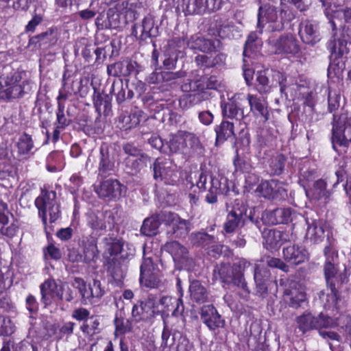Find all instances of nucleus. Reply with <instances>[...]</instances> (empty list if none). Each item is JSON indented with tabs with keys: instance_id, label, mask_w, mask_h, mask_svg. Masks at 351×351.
Segmentation results:
<instances>
[{
	"instance_id": "nucleus-53",
	"label": "nucleus",
	"mask_w": 351,
	"mask_h": 351,
	"mask_svg": "<svg viewBox=\"0 0 351 351\" xmlns=\"http://www.w3.org/2000/svg\"><path fill=\"white\" fill-rule=\"evenodd\" d=\"M191 243L195 246L206 247L214 242V237L206 232H193L189 237Z\"/></svg>"
},
{
	"instance_id": "nucleus-63",
	"label": "nucleus",
	"mask_w": 351,
	"mask_h": 351,
	"mask_svg": "<svg viewBox=\"0 0 351 351\" xmlns=\"http://www.w3.org/2000/svg\"><path fill=\"white\" fill-rule=\"evenodd\" d=\"M265 261L267 265L269 267L279 269L285 273L289 271V265L288 263L280 258L268 256L266 258Z\"/></svg>"
},
{
	"instance_id": "nucleus-52",
	"label": "nucleus",
	"mask_w": 351,
	"mask_h": 351,
	"mask_svg": "<svg viewBox=\"0 0 351 351\" xmlns=\"http://www.w3.org/2000/svg\"><path fill=\"white\" fill-rule=\"evenodd\" d=\"M141 287L148 289H158L161 285V280L154 272L140 274L139 278Z\"/></svg>"
},
{
	"instance_id": "nucleus-9",
	"label": "nucleus",
	"mask_w": 351,
	"mask_h": 351,
	"mask_svg": "<svg viewBox=\"0 0 351 351\" xmlns=\"http://www.w3.org/2000/svg\"><path fill=\"white\" fill-rule=\"evenodd\" d=\"M114 217L110 210L90 211L86 215L88 226L94 231L106 230L114 225Z\"/></svg>"
},
{
	"instance_id": "nucleus-14",
	"label": "nucleus",
	"mask_w": 351,
	"mask_h": 351,
	"mask_svg": "<svg viewBox=\"0 0 351 351\" xmlns=\"http://www.w3.org/2000/svg\"><path fill=\"white\" fill-rule=\"evenodd\" d=\"M161 218L164 217V221L172 228V234L176 238L184 237L191 230V223L189 221L181 219L180 216L171 212H162Z\"/></svg>"
},
{
	"instance_id": "nucleus-57",
	"label": "nucleus",
	"mask_w": 351,
	"mask_h": 351,
	"mask_svg": "<svg viewBox=\"0 0 351 351\" xmlns=\"http://www.w3.org/2000/svg\"><path fill=\"white\" fill-rule=\"evenodd\" d=\"M286 158L282 154H278L272 157L269 163L271 173L273 175H280L285 168Z\"/></svg>"
},
{
	"instance_id": "nucleus-61",
	"label": "nucleus",
	"mask_w": 351,
	"mask_h": 351,
	"mask_svg": "<svg viewBox=\"0 0 351 351\" xmlns=\"http://www.w3.org/2000/svg\"><path fill=\"white\" fill-rule=\"evenodd\" d=\"M60 288L62 293V298H60V300H65L67 302H71L77 298V292L73 290L71 285L69 286L66 282H63L61 280Z\"/></svg>"
},
{
	"instance_id": "nucleus-49",
	"label": "nucleus",
	"mask_w": 351,
	"mask_h": 351,
	"mask_svg": "<svg viewBox=\"0 0 351 351\" xmlns=\"http://www.w3.org/2000/svg\"><path fill=\"white\" fill-rule=\"evenodd\" d=\"M71 285L73 290L77 293V297L80 296V302L82 304H86L88 300V285L85 280L80 277H75L71 282Z\"/></svg>"
},
{
	"instance_id": "nucleus-33",
	"label": "nucleus",
	"mask_w": 351,
	"mask_h": 351,
	"mask_svg": "<svg viewBox=\"0 0 351 351\" xmlns=\"http://www.w3.org/2000/svg\"><path fill=\"white\" fill-rule=\"evenodd\" d=\"M216 133L215 144L217 145L223 143L231 137L235 136L234 125L229 121H222L219 125L215 127Z\"/></svg>"
},
{
	"instance_id": "nucleus-27",
	"label": "nucleus",
	"mask_w": 351,
	"mask_h": 351,
	"mask_svg": "<svg viewBox=\"0 0 351 351\" xmlns=\"http://www.w3.org/2000/svg\"><path fill=\"white\" fill-rule=\"evenodd\" d=\"M251 112L256 116H259L263 119L264 121L269 119V113L268 110V104L263 97H258L256 95L248 94L247 95Z\"/></svg>"
},
{
	"instance_id": "nucleus-40",
	"label": "nucleus",
	"mask_w": 351,
	"mask_h": 351,
	"mask_svg": "<svg viewBox=\"0 0 351 351\" xmlns=\"http://www.w3.org/2000/svg\"><path fill=\"white\" fill-rule=\"evenodd\" d=\"M336 33H334L331 40L327 44V48L335 58L348 53L347 43L348 39H336Z\"/></svg>"
},
{
	"instance_id": "nucleus-51",
	"label": "nucleus",
	"mask_w": 351,
	"mask_h": 351,
	"mask_svg": "<svg viewBox=\"0 0 351 351\" xmlns=\"http://www.w3.org/2000/svg\"><path fill=\"white\" fill-rule=\"evenodd\" d=\"M151 162V158L147 154L143 153L136 158H127L125 164L128 168L135 172L139 171L143 168L147 167V164Z\"/></svg>"
},
{
	"instance_id": "nucleus-32",
	"label": "nucleus",
	"mask_w": 351,
	"mask_h": 351,
	"mask_svg": "<svg viewBox=\"0 0 351 351\" xmlns=\"http://www.w3.org/2000/svg\"><path fill=\"white\" fill-rule=\"evenodd\" d=\"M165 249L171 255L174 262L183 264L188 261V250L179 242L171 241L167 243L165 245Z\"/></svg>"
},
{
	"instance_id": "nucleus-3",
	"label": "nucleus",
	"mask_w": 351,
	"mask_h": 351,
	"mask_svg": "<svg viewBox=\"0 0 351 351\" xmlns=\"http://www.w3.org/2000/svg\"><path fill=\"white\" fill-rule=\"evenodd\" d=\"M27 81H21L19 73H14L6 77H0V99L10 101L22 97L27 93Z\"/></svg>"
},
{
	"instance_id": "nucleus-43",
	"label": "nucleus",
	"mask_w": 351,
	"mask_h": 351,
	"mask_svg": "<svg viewBox=\"0 0 351 351\" xmlns=\"http://www.w3.org/2000/svg\"><path fill=\"white\" fill-rule=\"evenodd\" d=\"M306 193L311 195L315 199L327 200L330 196V192L326 190V182L322 179L315 181L312 188Z\"/></svg>"
},
{
	"instance_id": "nucleus-42",
	"label": "nucleus",
	"mask_w": 351,
	"mask_h": 351,
	"mask_svg": "<svg viewBox=\"0 0 351 351\" xmlns=\"http://www.w3.org/2000/svg\"><path fill=\"white\" fill-rule=\"evenodd\" d=\"M58 41V34L56 29L54 28H49L46 32H43L38 35L32 37L30 39V43L42 45H55Z\"/></svg>"
},
{
	"instance_id": "nucleus-20",
	"label": "nucleus",
	"mask_w": 351,
	"mask_h": 351,
	"mask_svg": "<svg viewBox=\"0 0 351 351\" xmlns=\"http://www.w3.org/2000/svg\"><path fill=\"white\" fill-rule=\"evenodd\" d=\"M185 75L186 72L182 71L176 72L155 71L147 76V81L149 84L171 86L175 84L178 79L184 77Z\"/></svg>"
},
{
	"instance_id": "nucleus-8",
	"label": "nucleus",
	"mask_w": 351,
	"mask_h": 351,
	"mask_svg": "<svg viewBox=\"0 0 351 351\" xmlns=\"http://www.w3.org/2000/svg\"><path fill=\"white\" fill-rule=\"evenodd\" d=\"M223 0H188L184 9L186 15H204L219 10Z\"/></svg>"
},
{
	"instance_id": "nucleus-41",
	"label": "nucleus",
	"mask_w": 351,
	"mask_h": 351,
	"mask_svg": "<svg viewBox=\"0 0 351 351\" xmlns=\"http://www.w3.org/2000/svg\"><path fill=\"white\" fill-rule=\"evenodd\" d=\"M279 235L278 230L268 228L263 230L262 232L263 243L267 250L272 251L280 247Z\"/></svg>"
},
{
	"instance_id": "nucleus-34",
	"label": "nucleus",
	"mask_w": 351,
	"mask_h": 351,
	"mask_svg": "<svg viewBox=\"0 0 351 351\" xmlns=\"http://www.w3.org/2000/svg\"><path fill=\"white\" fill-rule=\"evenodd\" d=\"M308 225L306 239L311 241L313 243H317L322 241L324 237V230L322 223L317 219H306Z\"/></svg>"
},
{
	"instance_id": "nucleus-26",
	"label": "nucleus",
	"mask_w": 351,
	"mask_h": 351,
	"mask_svg": "<svg viewBox=\"0 0 351 351\" xmlns=\"http://www.w3.org/2000/svg\"><path fill=\"white\" fill-rule=\"evenodd\" d=\"M268 23L275 22L278 19V8L269 3L261 5L258 10L257 28L259 29V34L263 33L265 27V21Z\"/></svg>"
},
{
	"instance_id": "nucleus-60",
	"label": "nucleus",
	"mask_w": 351,
	"mask_h": 351,
	"mask_svg": "<svg viewBox=\"0 0 351 351\" xmlns=\"http://www.w3.org/2000/svg\"><path fill=\"white\" fill-rule=\"evenodd\" d=\"M116 336L125 334L132 330V324L129 319L116 317L114 319Z\"/></svg>"
},
{
	"instance_id": "nucleus-56",
	"label": "nucleus",
	"mask_w": 351,
	"mask_h": 351,
	"mask_svg": "<svg viewBox=\"0 0 351 351\" xmlns=\"http://www.w3.org/2000/svg\"><path fill=\"white\" fill-rule=\"evenodd\" d=\"M273 84H269L268 77L262 72H258L256 77V89L261 95L271 92Z\"/></svg>"
},
{
	"instance_id": "nucleus-47",
	"label": "nucleus",
	"mask_w": 351,
	"mask_h": 351,
	"mask_svg": "<svg viewBox=\"0 0 351 351\" xmlns=\"http://www.w3.org/2000/svg\"><path fill=\"white\" fill-rule=\"evenodd\" d=\"M159 304L164 306V308L169 311V304H176V306L173 311V315L178 316L182 315L184 312V304L181 298H175L169 296H163L159 300Z\"/></svg>"
},
{
	"instance_id": "nucleus-44",
	"label": "nucleus",
	"mask_w": 351,
	"mask_h": 351,
	"mask_svg": "<svg viewBox=\"0 0 351 351\" xmlns=\"http://www.w3.org/2000/svg\"><path fill=\"white\" fill-rule=\"evenodd\" d=\"M179 333L172 332L171 329L165 324L161 335L160 347L162 351H172L174 350V344L177 335Z\"/></svg>"
},
{
	"instance_id": "nucleus-17",
	"label": "nucleus",
	"mask_w": 351,
	"mask_h": 351,
	"mask_svg": "<svg viewBox=\"0 0 351 351\" xmlns=\"http://www.w3.org/2000/svg\"><path fill=\"white\" fill-rule=\"evenodd\" d=\"M241 95V94H235L227 101L224 99L221 100L220 106L224 118L236 121H241L245 118L243 109L237 102Z\"/></svg>"
},
{
	"instance_id": "nucleus-31",
	"label": "nucleus",
	"mask_w": 351,
	"mask_h": 351,
	"mask_svg": "<svg viewBox=\"0 0 351 351\" xmlns=\"http://www.w3.org/2000/svg\"><path fill=\"white\" fill-rule=\"evenodd\" d=\"M189 291L192 302L199 304L208 302L209 293L199 280H194L191 282Z\"/></svg>"
},
{
	"instance_id": "nucleus-35",
	"label": "nucleus",
	"mask_w": 351,
	"mask_h": 351,
	"mask_svg": "<svg viewBox=\"0 0 351 351\" xmlns=\"http://www.w3.org/2000/svg\"><path fill=\"white\" fill-rule=\"evenodd\" d=\"M14 167L9 149L5 146H0V180L12 176Z\"/></svg>"
},
{
	"instance_id": "nucleus-18",
	"label": "nucleus",
	"mask_w": 351,
	"mask_h": 351,
	"mask_svg": "<svg viewBox=\"0 0 351 351\" xmlns=\"http://www.w3.org/2000/svg\"><path fill=\"white\" fill-rule=\"evenodd\" d=\"M282 257L289 265L296 266L308 260V252L304 247L293 244L283 247Z\"/></svg>"
},
{
	"instance_id": "nucleus-45",
	"label": "nucleus",
	"mask_w": 351,
	"mask_h": 351,
	"mask_svg": "<svg viewBox=\"0 0 351 351\" xmlns=\"http://www.w3.org/2000/svg\"><path fill=\"white\" fill-rule=\"evenodd\" d=\"M261 34H259V29L249 34L244 45V56H250L252 53L259 49L261 45V40L259 38Z\"/></svg>"
},
{
	"instance_id": "nucleus-59",
	"label": "nucleus",
	"mask_w": 351,
	"mask_h": 351,
	"mask_svg": "<svg viewBox=\"0 0 351 351\" xmlns=\"http://www.w3.org/2000/svg\"><path fill=\"white\" fill-rule=\"evenodd\" d=\"M65 105H62L59 104L58 108L56 111V122L55 123V125L57 126V128H60L62 130L65 129L67 126H69L72 120L70 118H67L64 113Z\"/></svg>"
},
{
	"instance_id": "nucleus-4",
	"label": "nucleus",
	"mask_w": 351,
	"mask_h": 351,
	"mask_svg": "<svg viewBox=\"0 0 351 351\" xmlns=\"http://www.w3.org/2000/svg\"><path fill=\"white\" fill-rule=\"evenodd\" d=\"M296 322L302 332L313 330L319 332L322 329L333 328L337 326L334 319L323 313L314 315L310 312H305L296 318Z\"/></svg>"
},
{
	"instance_id": "nucleus-13",
	"label": "nucleus",
	"mask_w": 351,
	"mask_h": 351,
	"mask_svg": "<svg viewBox=\"0 0 351 351\" xmlns=\"http://www.w3.org/2000/svg\"><path fill=\"white\" fill-rule=\"evenodd\" d=\"M156 308V298L149 295L146 299L139 301L133 306L132 315L136 322L147 319L154 317Z\"/></svg>"
},
{
	"instance_id": "nucleus-55",
	"label": "nucleus",
	"mask_w": 351,
	"mask_h": 351,
	"mask_svg": "<svg viewBox=\"0 0 351 351\" xmlns=\"http://www.w3.org/2000/svg\"><path fill=\"white\" fill-rule=\"evenodd\" d=\"M219 180L213 176H210V186L206 196V201L208 204H215L217 202V195L220 191Z\"/></svg>"
},
{
	"instance_id": "nucleus-50",
	"label": "nucleus",
	"mask_w": 351,
	"mask_h": 351,
	"mask_svg": "<svg viewBox=\"0 0 351 351\" xmlns=\"http://www.w3.org/2000/svg\"><path fill=\"white\" fill-rule=\"evenodd\" d=\"M202 93L182 95L179 99V105L183 110H188L206 99Z\"/></svg>"
},
{
	"instance_id": "nucleus-19",
	"label": "nucleus",
	"mask_w": 351,
	"mask_h": 351,
	"mask_svg": "<svg viewBox=\"0 0 351 351\" xmlns=\"http://www.w3.org/2000/svg\"><path fill=\"white\" fill-rule=\"evenodd\" d=\"M200 318L202 322L210 330L223 328L225 320L222 319L214 306L204 305L200 309Z\"/></svg>"
},
{
	"instance_id": "nucleus-6",
	"label": "nucleus",
	"mask_w": 351,
	"mask_h": 351,
	"mask_svg": "<svg viewBox=\"0 0 351 351\" xmlns=\"http://www.w3.org/2000/svg\"><path fill=\"white\" fill-rule=\"evenodd\" d=\"M268 44L276 55L295 56L300 51L297 38L291 34H284L278 38H271Z\"/></svg>"
},
{
	"instance_id": "nucleus-25",
	"label": "nucleus",
	"mask_w": 351,
	"mask_h": 351,
	"mask_svg": "<svg viewBox=\"0 0 351 351\" xmlns=\"http://www.w3.org/2000/svg\"><path fill=\"white\" fill-rule=\"evenodd\" d=\"M114 158L112 147L106 143H103L99 148V162L98 171L99 175H106L113 170Z\"/></svg>"
},
{
	"instance_id": "nucleus-5",
	"label": "nucleus",
	"mask_w": 351,
	"mask_h": 351,
	"mask_svg": "<svg viewBox=\"0 0 351 351\" xmlns=\"http://www.w3.org/2000/svg\"><path fill=\"white\" fill-rule=\"evenodd\" d=\"M332 143L334 148L336 145L348 147L351 143V119L348 114L334 116Z\"/></svg>"
},
{
	"instance_id": "nucleus-58",
	"label": "nucleus",
	"mask_w": 351,
	"mask_h": 351,
	"mask_svg": "<svg viewBox=\"0 0 351 351\" xmlns=\"http://www.w3.org/2000/svg\"><path fill=\"white\" fill-rule=\"evenodd\" d=\"M34 143L30 135L24 133L17 143L18 152L20 154H27L33 149Z\"/></svg>"
},
{
	"instance_id": "nucleus-64",
	"label": "nucleus",
	"mask_w": 351,
	"mask_h": 351,
	"mask_svg": "<svg viewBox=\"0 0 351 351\" xmlns=\"http://www.w3.org/2000/svg\"><path fill=\"white\" fill-rule=\"evenodd\" d=\"M280 5L289 3L300 12L308 10L312 4V0H280Z\"/></svg>"
},
{
	"instance_id": "nucleus-30",
	"label": "nucleus",
	"mask_w": 351,
	"mask_h": 351,
	"mask_svg": "<svg viewBox=\"0 0 351 351\" xmlns=\"http://www.w3.org/2000/svg\"><path fill=\"white\" fill-rule=\"evenodd\" d=\"M171 162L157 158L153 165L154 178L156 180H169L173 175Z\"/></svg>"
},
{
	"instance_id": "nucleus-10",
	"label": "nucleus",
	"mask_w": 351,
	"mask_h": 351,
	"mask_svg": "<svg viewBox=\"0 0 351 351\" xmlns=\"http://www.w3.org/2000/svg\"><path fill=\"white\" fill-rule=\"evenodd\" d=\"M132 35L140 42L147 38H156L159 35V27L155 26L154 18L152 15L146 16L141 23L135 24L132 27Z\"/></svg>"
},
{
	"instance_id": "nucleus-22",
	"label": "nucleus",
	"mask_w": 351,
	"mask_h": 351,
	"mask_svg": "<svg viewBox=\"0 0 351 351\" xmlns=\"http://www.w3.org/2000/svg\"><path fill=\"white\" fill-rule=\"evenodd\" d=\"M247 208L242 202L240 204L238 200L235 202L232 209L228 213L226 221L223 225V230L226 233H232L239 226L243 219V215L246 213Z\"/></svg>"
},
{
	"instance_id": "nucleus-7",
	"label": "nucleus",
	"mask_w": 351,
	"mask_h": 351,
	"mask_svg": "<svg viewBox=\"0 0 351 351\" xmlns=\"http://www.w3.org/2000/svg\"><path fill=\"white\" fill-rule=\"evenodd\" d=\"M215 42H217L219 45L220 44V41L219 40H210L205 38L200 35L194 34L192 35L186 41V45L188 47L191 49L198 50L203 53H209L217 49ZM170 43L171 45H175L178 47H182L186 43L184 38L181 39L179 37L173 38L170 41Z\"/></svg>"
},
{
	"instance_id": "nucleus-28",
	"label": "nucleus",
	"mask_w": 351,
	"mask_h": 351,
	"mask_svg": "<svg viewBox=\"0 0 351 351\" xmlns=\"http://www.w3.org/2000/svg\"><path fill=\"white\" fill-rule=\"evenodd\" d=\"M186 149L184 131L180 130L175 134L169 135V140L165 143L164 153L169 154L183 153Z\"/></svg>"
},
{
	"instance_id": "nucleus-36",
	"label": "nucleus",
	"mask_w": 351,
	"mask_h": 351,
	"mask_svg": "<svg viewBox=\"0 0 351 351\" xmlns=\"http://www.w3.org/2000/svg\"><path fill=\"white\" fill-rule=\"evenodd\" d=\"M213 276L223 283L234 285L235 275L232 266L229 263L217 265L213 271Z\"/></svg>"
},
{
	"instance_id": "nucleus-23",
	"label": "nucleus",
	"mask_w": 351,
	"mask_h": 351,
	"mask_svg": "<svg viewBox=\"0 0 351 351\" xmlns=\"http://www.w3.org/2000/svg\"><path fill=\"white\" fill-rule=\"evenodd\" d=\"M299 35L303 43L313 45L320 40L317 24L310 20L302 21L299 25Z\"/></svg>"
},
{
	"instance_id": "nucleus-48",
	"label": "nucleus",
	"mask_w": 351,
	"mask_h": 351,
	"mask_svg": "<svg viewBox=\"0 0 351 351\" xmlns=\"http://www.w3.org/2000/svg\"><path fill=\"white\" fill-rule=\"evenodd\" d=\"M181 89L183 92L194 93H202L204 97L206 96L204 92V79L197 80H186L181 86Z\"/></svg>"
},
{
	"instance_id": "nucleus-11",
	"label": "nucleus",
	"mask_w": 351,
	"mask_h": 351,
	"mask_svg": "<svg viewBox=\"0 0 351 351\" xmlns=\"http://www.w3.org/2000/svg\"><path fill=\"white\" fill-rule=\"evenodd\" d=\"M124 189L117 180L108 179L101 182L96 193L106 201H117L122 196Z\"/></svg>"
},
{
	"instance_id": "nucleus-16",
	"label": "nucleus",
	"mask_w": 351,
	"mask_h": 351,
	"mask_svg": "<svg viewBox=\"0 0 351 351\" xmlns=\"http://www.w3.org/2000/svg\"><path fill=\"white\" fill-rule=\"evenodd\" d=\"M60 282V280L56 281L53 278H49L40 285V300L45 306L50 305L55 298L60 300L62 298Z\"/></svg>"
},
{
	"instance_id": "nucleus-38",
	"label": "nucleus",
	"mask_w": 351,
	"mask_h": 351,
	"mask_svg": "<svg viewBox=\"0 0 351 351\" xmlns=\"http://www.w3.org/2000/svg\"><path fill=\"white\" fill-rule=\"evenodd\" d=\"M270 276L269 271L266 268L256 265L254 271V279L256 286L257 293L262 295L267 292V281Z\"/></svg>"
},
{
	"instance_id": "nucleus-15",
	"label": "nucleus",
	"mask_w": 351,
	"mask_h": 351,
	"mask_svg": "<svg viewBox=\"0 0 351 351\" xmlns=\"http://www.w3.org/2000/svg\"><path fill=\"white\" fill-rule=\"evenodd\" d=\"M256 193L269 199L282 198L286 195V190L276 180L261 182L256 189Z\"/></svg>"
},
{
	"instance_id": "nucleus-39",
	"label": "nucleus",
	"mask_w": 351,
	"mask_h": 351,
	"mask_svg": "<svg viewBox=\"0 0 351 351\" xmlns=\"http://www.w3.org/2000/svg\"><path fill=\"white\" fill-rule=\"evenodd\" d=\"M162 213L151 217L146 218L141 228V232L145 236L152 237L158 232V228L160 224V221H164V217H160Z\"/></svg>"
},
{
	"instance_id": "nucleus-54",
	"label": "nucleus",
	"mask_w": 351,
	"mask_h": 351,
	"mask_svg": "<svg viewBox=\"0 0 351 351\" xmlns=\"http://www.w3.org/2000/svg\"><path fill=\"white\" fill-rule=\"evenodd\" d=\"M108 272L117 282H121L125 277V272L122 265L117 260L112 259L108 263Z\"/></svg>"
},
{
	"instance_id": "nucleus-1",
	"label": "nucleus",
	"mask_w": 351,
	"mask_h": 351,
	"mask_svg": "<svg viewBox=\"0 0 351 351\" xmlns=\"http://www.w3.org/2000/svg\"><path fill=\"white\" fill-rule=\"evenodd\" d=\"M330 251L329 246L324 247V252L326 259L324 265V274L326 289L319 293V298L322 300L325 309L337 311L341 301L340 289L343 282L341 274L338 273L335 265L333 256L328 255Z\"/></svg>"
},
{
	"instance_id": "nucleus-24",
	"label": "nucleus",
	"mask_w": 351,
	"mask_h": 351,
	"mask_svg": "<svg viewBox=\"0 0 351 351\" xmlns=\"http://www.w3.org/2000/svg\"><path fill=\"white\" fill-rule=\"evenodd\" d=\"M213 25L218 36L222 39H232L237 36H239L238 27L232 21H230L227 19L216 16Z\"/></svg>"
},
{
	"instance_id": "nucleus-12",
	"label": "nucleus",
	"mask_w": 351,
	"mask_h": 351,
	"mask_svg": "<svg viewBox=\"0 0 351 351\" xmlns=\"http://www.w3.org/2000/svg\"><path fill=\"white\" fill-rule=\"evenodd\" d=\"M298 215L291 208H277L272 210L265 211L262 215L263 223L269 225L288 223L296 218Z\"/></svg>"
},
{
	"instance_id": "nucleus-2",
	"label": "nucleus",
	"mask_w": 351,
	"mask_h": 351,
	"mask_svg": "<svg viewBox=\"0 0 351 351\" xmlns=\"http://www.w3.org/2000/svg\"><path fill=\"white\" fill-rule=\"evenodd\" d=\"M35 205L45 227L48 220L52 223L60 217V204L56 191L41 189L40 194L35 199Z\"/></svg>"
},
{
	"instance_id": "nucleus-37",
	"label": "nucleus",
	"mask_w": 351,
	"mask_h": 351,
	"mask_svg": "<svg viewBox=\"0 0 351 351\" xmlns=\"http://www.w3.org/2000/svg\"><path fill=\"white\" fill-rule=\"evenodd\" d=\"M110 94L116 95L118 104H122L127 99H132L134 97V93L128 89V84H124L122 80H114L110 90Z\"/></svg>"
},
{
	"instance_id": "nucleus-46",
	"label": "nucleus",
	"mask_w": 351,
	"mask_h": 351,
	"mask_svg": "<svg viewBox=\"0 0 351 351\" xmlns=\"http://www.w3.org/2000/svg\"><path fill=\"white\" fill-rule=\"evenodd\" d=\"M105 293V291L101 286V283L98 280H93L92 284L88 285V300L86 304L97 302Z\"/></svg>"
},
{
	"instance_id": "nucleus-21",
	"label": "nucleus",
	"mask_w": 351,
	"mask_h": 351,
	"mask_svg": "<svg viewBox=\"0 0 351 351\" xmlns=\"http://www.w3.org/2000/svg\"><path fill=\"white\" fill-rule=\"evenodd\" d=\"M285 303L290 307L298 308L306 301V293L303 288L295 282L285 289L283 295Z\"/></svg>"
},
{
	"instance_id": "nucleus-62",
	"label": "nucleus",
	"mask_w": 351,
	"mask_h": 351,
	"mask_svg": "<svg viewBox=\"0 0 351 351\" xmlns=\"http://www.w3.org/2000/svg\"><path fill=\"white\" fill-rule=\"evenodd\" d=\"M184 138L186 143H189L191 149L198 154L202 153L203 147L197 136L193 133L184 131Z\"/></svg>"
},
{
	"instance_id": "nucleus-29",
	"label": "nucleus",
	"mask_w": 351,
	"mask_h": 351,
	"mask_svg": "<svg viewBox=\"0 0 351 351\" xmlns=\"http://www.w3.org/2000/svg\"><path fill=\"white\" fill-rule=\"evenodd\" d=\"M250 265V262L245 258L237 259L232 265L235 275L234 285L242 289L247 294H249L250 291L244 278L243 273Z\"/></svg>"
}]
</instances>
